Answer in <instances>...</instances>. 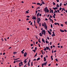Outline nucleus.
<instances>
[{
	"instance_id": "obj_1",
	"label": "nucleus",
	"mask_w": 67,
	"mask_h": 67,
	"mask_svg": "<svg viewBox=\"0 0 67 67\" xmlns=\"http://www.w3.org/2000/svg\"><path fill=\"white\" fill-rule=\"evenodd\" d=\"M44 11L45 12H47V13H48L49 11L47 7H46L44 8Z\"/></svg>"
},
{
	"instance_id": "obj_2",
	"label": "nucleus",
	"mask_w": 67,
	"mask_h": 67,
	"mask_svg": "<svg viewBox=\"0 0 67 67\" xmlns=\"http://www.w3.org/2000/svg\"><path fill=\"white\" fill-rule=\"evenodd\" d=\"M42 31H41V33L42 35H45V34H46V31H45V30H42Z\"/></svg>"
},
{
	"instance_id": "obj_3",
	"label": "nucleus",
	"mask_w": 67,
	"mask_h": 67,
	"mask_svg": "<svg viewBox=\"0 0 67 67\" xmlns=\"http://www.w3.org/2000/svg\"><path fill=\"white\" fill-rule=\"evenodd\" d=\"M32 17L33 18H32V19H33V20H36V16H32Z\"/></svg>"
},
{
	"instance_id": "obj_4",
	"label": "nucleus",
	"mask_w": 67,
	"mask_h": 67,
	"mask_svg": "<svg viewBox=\"0 0 67 67\" xmlns=\"http://www.w3.org/2000/svg\"><path fill=\"white\" fill-rule=\"evenodd\" d=\"M37 22H40V21H41V18H38V17H37Z\"/></svg>"
},
{
	"instance_id": "obj_5",
	"label": "nucleus",
	"mask_w": 67,
	"mask_h": 67,
	"mask_svg": "<svg viewBox=\"0 0 67 67\" xmlns=\"http://www.w3.org/2000/svg\"><path fill=\"white\" fill-rule=\"evenodd\" d=\"M53 34L52 35V37H53V36H55V33H54V32L53 31L52 32Z\"/></svg>"
},
{
	"instance_id": "obj_6",
	"label": "nucleus",
	"mask_w": 67,
	"mask_h": 67,
	"mask_svg": "<svg viewBox=\"0 0 67 67\" xmlns=\"http://www.w3.org/2000/svg\"><path fill=\"white\" fill-rule=\"evenodd\" d=\"M53 10H57V9H58V8L57 7H55V8L54 7H53Z\"/></svg>"
},
{
	"instance_id": "obj_7",
	"label": "nucleus",
	"mask_w": 67,
	"mask_h": 67,
	"mask_svg": "<svg viewBox=\"0 0 67 67\" xmlns=\"http://www.w3.org/2000/svg\"><path fill=\"white\" fill-rule=\"evenodd\" d=\"M26 55H27V53H26V52L25 53L24 55V57H26Z\"/></svg>"
},
{
	"instance_id": "obj_8",
	"label": "nucleus",
	"mask_w": 67,
	"mask_h": 67,
	"mask_svg": "<svg viewBox=\"0 0 67 67\" xmlns=\"http://www.w3.org/2000/svg\"><path fill=\"white\" fill-rule=\"evenodd\" d=\"M44 27H45L46 30H47V27L46 25H45L44 26Z\"/></svg>"
},
{
	"instance_id": "obj_9",
	"label": "nucleus",
	"mask_w": 67,
	"mask_h": 67,
	"mask_svg": "<svg viewBox=\"0 0 67 67\" xmlns=\"http://www.w3.org/2000/svg\"><path fill=\"white\" fill-rule=\"evenodd\" d=\"M47 64V62L44 63L43 64H42L43 66L44 65L45 66H46V65Z\"/></svg>"
},
{
	"instance_id": "obj_10",
	"label": "nucleus",
	"mask_w": 67,
	"mask_h": 67,
	"mask_svg": "<svg viewBox=\"0 0 67 67\" xmlns=\"http://www.w3.org/2000/svg\"><path fill=\"white\" fill-rule=\"evenodd\" d=\"M42 42H43L44 43H45V41L43 39H42Z\"/></svg>"
},
{
	"instance_id": "obj_11",
	"label": "nucleus",
	"mask_w": 67,
	"mask_h": 67,
	"mask_svg": "<svg viewBox=\"0 0 67 67\" xmlns=\"http://www.w3.org/2000/svg\"><path fill=\"white\" fill-rule=\"evenodd\" d=\"M39 35L40 36H42L43 35H42V34L41 33H40L39 34Z\"/></svg>"
},
{
	"instance_id": "obj_12",
	"label": "nucleus",
	"mask_w": 67,
	"mask_h": 67,
	"mask_svg": "<svg viewBox=\"0 0 67 67\" xmlns=\"http://www.w3.org/2000/svg\"><path fill=\"white\" fill-rule=\"evenodd\" d=\"M48 32L50 35H51V32L49 31L48 30Z\"/></svg>"
},
{
	"instance_id": "obj_13",
	"label": "nucleus",
	"mask_w": 67,
	"mask_h": 67,
	"mask_svg": "<svg viewBox=\"0 0 67 67\" xmlns=\"http://www.w3.org/2000/svg\"><path fill=\"white\" fill-rule=\"evenodd\" d=\"M27 59H25V60L24 61V64H25V63H26V62Z\"/></svg>"
},
{
	"instance_id": "obj_14",
	"label": "nucleus",
	"mask_w": 67,
	"mask_h": 67,
	"mask_svg": "<svg viewBox=\"0 0 67 67\" xmlns=\"http://www.w3.org/2000/svg\"><path fill=\"white\" fill-rule=\"evenodd\" d=\"M60 30L61 32H64V31L63 30H62L61 29H60Z\"/></svg>"
},
{
	"instance_id": "obj_15",
	"label": "nucleus",
	"mask_w": 67,
	"mask_h": 67,
	"mask_svg": "<svg viewBox=\"0 0 67 67\" xmlns=\"http://www.w3.org/2000/svg\"><path fill=\"white\" fill-rule=\"evenodd\" d=\"M46 48L47 49V50H48L49 49V48L48 47H46Z\"/></svg>"
},
{
	"instance_id": "obj_16",
	"label": "nucleus",
	"mask_w": 67,
	"mask_h": 67,
	"mask_svg": "<svg viewBox=\"0 0 67 67\" xmlns=\"http://www.w3.org/2000/svg\"><path fill=\"white\" fill-rule=\"evenodd\" d=\"M20 59V58H17V59H14V60H18V59Z\"/></svg>"
},
{
	"instance_id": "obj_17",
	"label": "nucleus",
	"mask_w": 67,
	"mask_h": 67,
	"mask_svg": "<svg viewBox=\"0 0 67 67\" xmlns=\"http://www.w3.org/2000/svg\"><path fill=\"white\" fill-rule=\"evenodd\" d=\"M16 53H17V52H13V54L14 55V54H16Z\"/></svg>"
},
{
	"instance_id": "obj_18",
	"label": "nucleus",
	"mask_w": 67,
	"mask_h": 67,
	"mask_svg": "<svg viewBox=\"0 0 67 67\" xmlns=\"http://www.w3.org/2000/svg\"><path fill=\"white\" fill-rule=\"evenodd\" d=\"M39 14H40V13H38V14H37V17L39 15Z\"/></svg>"
},
{
	"instance_id": "obj_19",
	"label": "nucleus",
	"mask_w": 67,
	"mask_h": 67,
	"mask_svg": "<svg viewBox=\"0 0 67 67\" xmlns=\"http://www.w3.org/2000/svg\"><path fill=\"white\" fill-rule=\"evenodd\" d=\"M40 57L38 58L37 59V60L38 61V60H40Z\"/></svg>"
},
{
	"instance_id": "obj_20",
	"label": "nucleus",
	"mask_w": 67,
	"mask_h": 67,
	"mask_svg": "<svg viewBox=\"0 0 67 67\" xmlns=\"http://www.w3.org/2000/svg\"><path fill=\"white\" fill-rule=\"evenodd\" d=\"M57 7H58V8H59V5L58 4H57Z\"/></svg>"
},
{
	"instance_id": "obj_21",
	"label": "nucleus",
	"mask_w": 67,
	"mask_h": 67,
	"mask_svg": "<svg viewBox=\"0 0 67 67\" xmlns=\"http://www.w3.org/2000/svg\"><path fill=\"white\" fill-rule=\"evenodd\" d=\"M53 4L54 5H55V3L54 2H53Z\"/></svg>"
},
{
	"instance_id": "obj_22",
	"label": "nucleus",
	"mask_w": 67,
	"mask_h": 67,
	"mask_svg": "<svg viewBox=\"0 0 67 67\" xmlns=\"http://www.w3.org/2000/svg\"><path fill=\"white\" fill-rule=\"evenodd\" d=\"M46 43H47L48 44V41H47V40H46Z\"/></svg>"
},
{
	"instance_id": "obj_23",
	"label": "nucleus",
	"mask_w": 67,
	"mask_h": 67,
	"mask_svg": "<svg viewBox=\"0 0 67 67\" xmlns=\"http://www.w3.org/2000/svg\"><path fill=\"white\" fill-rule=\"evenodd\" d=\"M62 3H61L60 4V5H59L60 7H61V5H62Z\"/></svg>"
},
{
	"instance_id": "obj_24",
	"label": "nucleus",
	"mask_w": 67,
	"mask_h": 67,
	"mask_svg": "<svg viewBox=\"0 0 67 67\" xmlns=\"http://www.w3.org/2000/svg\"><path fill=\"white\" fill-rule=\"evenodd\" d=\"M19 62H20V60H17L16 61V62L17 63Z\"/></svg>"
},
{
	"instance_id": "obj_25",
	"label": "nucleus",
	"mask_w": 67,
	"mask_h": 67,
	"mask_svg": "<svg viewBox=\"0 0 67 67\" xmlns=\"http://www.w3.org/2000/svg\"><path fill=\"white\" fill-rule=\"evenodd\" d=\"M47 38L48 40H49V38L48 37V36H47Z\"/></svg>"
},
{
	"instance_id": "obj_26",
	"label": "nucleus",
	"mask_w": 67,
	"mask_h": 67,
	"mask_svg": "<svg viewBox=\"0 0 67 67\" xmlns=\"http://www.w3.org/2000/svg\"><path fill=\"white\" fill-rule=\"evenodd\" d=\"M37 53H36V54H35V56L34 57H35L36 56H37Z\"/></svg>"
},
{
	"instance_id": "obj_27",
	"label": "nucleus",
	"mask_w": 67,
	"mask_h": 67,
	"mask_svg": "<svg viewBox=\"0 0 67 67\" xmlns=\"http://www.w3.org/2000/svg\"><path fill=\"white\" fill-rule=\"evenodd\" d=\"M37 5H40V3H37Z\"/></svg>"
},
{
	"instance_id": "obj_28",
	"label": "nucleus",
	"mask_w": 67,
	"mask_h": 67,
	"mask_svg": "<svg viewBox=\"0 0 67 67\" xmlns=\"http://www.w3.org/2000/svg\"><path fill=\"white\" fill-rule=\"evenodd\" d=\"M51 28H52L53 27V25H52V24H51Z\"/></svg>"
},
{
	"instance_id": "obj_29",
	"label": "nucleus",
	"mask_w": 67,
	"mask_h": 67,
	"mask_svg": "<svg viewBox=\"0 0 67 67\" xmlns=\"http://www.w3.org/2000/svg\"><path fill=\"white\" fill-rule=\"evenodd\" d=\"M42 4H45V3H44V2L42 1Z\"/></svg>"
},
{
	"instance_id": "obj_30",
	"label": "nucleus",
	"mask_w": 67,
	"mask_h": 67,
	"mask_svg": "<svg viewBox=\"0 0 67 67\" xmlns=\"http://www.w3.org/2000/svg\"><path fill=\"white\" fill-rule=\"evenodd\" d=\"M38 42H39V43H41V41H40V40L39 39L38 40Z\"/></svg>"
},
{
	"instance_id": "obj_31",
	"label": "nucleus",
	"mask_w": 67,
	"mask_h": 67,
	"mask_svg": "<svg viewBox=\"0 0 67 67\" xmlns=\"http://www.w3.org/2000/svg\"><path fill=\"white\" fill-rule=\"evenodd\" d=\"M44 50L45 51H46V48H44Z\"/></svg>"
},
{
	"instance_id": "obj_32",
	"label": "nucleus",
	"mask_w": 67,
	"mask_h": 67,
	"mask_svg": "<svg viewBox=\"0 0 67 67\" xmlns=\"http://www.w3.org/2000/svg\"><path fill=\"white\" fill-rule=\"evenodd\" d=\"M22 65H23V64H22L21 65H19V67H21V66H22Z\"/></svg>"
},
{
	"instance_id": "obj_33",
	"label": "nucleus",
	"mask_w": 67,
	"mask_h": 67,
	"mask_svg": "<svg viewBox=\"0 0 67 67\" xmlns=\"http://www.w3.org/2000/svg\"><path fill=\"white\" fill-rule=\"evenodd\" d=\"M55 60H56V62H58V60H57V58H56L55 59Z\"/></svg>"
},
{
	"instance_id": "obj_34",
	"label": "nucleus",
	"mask_w": 67,
	"mask_h": 67,
	"mask_svg": "<svg viewBox=\"0 0 67 67\" xmlns=\"http://www.w3.org/2000/svg\"><path fill=\"white\" fill-rule=\"evenodd\" d=\"M61 10H62V8L60 7L59 9V11H60Z\"/></svg>"
},
{
	"instance_id": "obj_35",
	"label": "nucleus",
	"mask_w": 67,
	"mask_h": 67,
	"mask_svg": "<svg viewBox=\"0 0 67 67\" xmlns=\"http://www.w3.org/2000/svg\"><path fill=\"white\" fill-rule=\"evenodd\" d=\"M52 13H53V10H52L51 11Z\"/></svg>"
},
{
	"instance_id": "obj_36",
	"label": "nucleus",
	"mask_w": 67,
	"mask_h": 67,
	"mask_svg": "<svg viewBox=\"0 0 67 67\" xmlns=\"http://www.w3.org/2000/svg\"><path fill=\"white\" fill-rule=\"evenodd\" d=\"M23 63L22 62H21L20 63H19V65H20V64H22Z\"/></svg>"
},
{
	"instance_id": "obj_37",
	"label": "nucleus",
	"mask_w": 67,
	"mask_h": 67,
	"mask_svg": "<svg viewBox=\"0 0 67 67\" xmlns=\"http://www.w3.org/2000/svg\"><path fill=\"white\" fill-rule=\"evenodd\" d=\"M56 1H57V2H59V0H56Z\"/></svg>"
},
{
	"instance_id": "obj_38",
	"label": "nucleus",
	"mask_w": 67,
	"mask_h": 67,
	"mask_svg": "<svg viewBox=\"0 0 67 67\" xmlns=\"http://www.w3.org/2000/svg\"><path fill=\"white\" fill-rule=\"evenodd\" d=\"M44 25H46V23L45 22L44 23Z\"/></svg>"
},
{
	"instance_id": "obj_39",
	"label": "nucleus",
	"mask_w": 67,
	"mask_h": 67,
	"mask_svg": "<svg viewBox=\"0 0 67 67\" xmlns=\"http://www.w3.org/2000/svg\"><path fill=\"white\" fill-rule=\"evenodd\" d=\"M42 26H44V25L43 24H42Z\"/></svg>"
},
{
	"instance_id": "obj_40",
	"label": "nucleus",
	"mask_w": 67,
	"mask_h": 67,
	"mask_svg": "<svg viewBox=\"0 0 67 67\" xmlns=\"http://www.w3.org/2000/svg\"><path fill=\"white\" fill-rule=\"evenodd\" d=\"M33 51H34V53H35V50H33Z\"/></svg>"
},
{
	"instance_id": "obj_41",
	"label": "nucleus",
	"mask_w": 67,
	"mask_h": 67,
	"mask_svg": "<svg viewBox=\"0 0 67 67\" xmlns=\"http://www.w3.org/2000/svg\"><path fill=\"white\" fill-rule=\"evenodd\" d=\"M57 11L58 12H59V10L57 9Z\"/></svg>"
},
{
	"instance_id": "obj_42",
	"label": "nucleus",
	"mask_w": 67,
	"mask_h": 67,
	"mask_svg": "<svg viewBox=\"0 0 67 67\" xmlns=\"http://www.w3.org/2000/svg\"><path fill=\"white\" fill-rule=\"evenodd\" d=\"M54 24L55 25H57V23H55Z\"/></svg>"
},
{
	"instance_id": "obj_43",
	"label": "nucleus",
	"mask_w": 67,
	"mask_h": 67,
	"mask_svg": "<svg viewBox=\"0 0 67 67\" xmlns=\"http://www.w3.org/2000/svg\"><path fill=\"white\" fill-rule=\"evenodd\" d=\"M42 4H42V3H41V4H40V5H40V6H41V5H42Z\"/></svg>"
},
{
	"instance_id": "obj_44",
	"label": "nucleus",
	"mask_w": 67,
	"mask_h": 67,
	"mask_svg": "<svg viewBox=\"0 0 67 67\" xmlns=\"http://www.w3.org/2000/svg\"><path fill=\"white\" fill-rule=\"evenodd\" d=\"M50 47H51V49H52V48H53V46H51Z\"/></svg>"
},
{
	"instance_id": "obj_45",
	"label": "nucleus",
	"mask_w": 67,
	"mask_h": 67,
	"mask_svg": "<svg viewBox=\"0 0 67 67\" xmlns=\"http://www.w3.org/2000/svg\"><path fill=\"white\" fill-rule=\"evenodd\" d=\"M26 13H29V12L28 11H26Z\"/></svg>"
},
{
	"instance_id": "obj_46",
	"label": "nucleus",
	"mask_w": 67,
	"mask_h": 67,
	"mask_svg": "<svg viewBox=\"0 0 67 67\" xmlns=\"http://www.w3.org/2000/svg\"><path fill=\"white\" fill-rule=\"evenodd\" d=\"M28 66H30V63H28Z\"/></svg>"
},
{
	"instance_id": "obj_47",
	"label": "nucleus",
	"mask_w": 67,
	"mask_h": 67,
	"mask_svg": "<svg viewBox=\"0 0 67 67\" xmlns=\"http://www.w3.org/2000/svg\"><path fill=\"white\" fill-rule=\"evenodd\" d=\"M31 66H33V63L32 62L31 63Z\"/></svg>"
},
{
	"instance_id": "obj_48",
	"label": "nucleus",
	"mask_w": 67,
	"mask_h": 67,
	"mask_svg": "<svg viewBox=\"0 0 67 67\" xmlns=\"http://www.w3.org/2000/svg\"><path fill=\"white\" fill-rule=\"evenodd\" d=\"M47 20H48L47 18L45 19V21H47Z\"/></svg>"
},
{
	"instance_id": "obj_49",
	"label": "nucleus",
	"mask_w": 67,
	"mask_h": 67,
	"mask_svg": "<svg viewBox=\"0 0 67 67\" xmlns=\"http://www.w3.org/2000/svg\"><path fill=\"white\" fill-rule=\"evenodd\" d=\"M50 44L51 45H52V42H50Z\"/></svg>"
},
{
	"instance_id": "obj_50",
	"label": "nucleus",
	"mask_w": 67,
	"mask_h": 67,
	"mask_svg": "<svg viewBox=\"0 0 67 67\" xmlns=\"http://www.w3.org/2000/svg\"><path fill=\"white\" fill-rule=\"evenodd\" d=\"M61 26H63V24H61Z\"/></svg>"
},
{
	"instance_id": "obj_51",
	"label": "nucleus",
	"mask_w": 67,
	"mask_h": 67,
	"mask_svg": "<svg viewBox=\"0 0 67 67\" xmlns=\"http://www.w3.org/2000/svg\"><path fill=\"white\" fill-rule=\"evenodd\" d=\"M50 31V32H52V30L51 29H49Z\"/></svg>"
},
{
	"instance_id": "obj_52",
	"label": "nucleus",
	"mask_w": 67,
	"mask_h": 67,
	"mask_svg": "<svg viewBox=\"0 0 67 67\" xmlns=\"http://www.w3.org/2000/svg\"><path fill=\"white\" fill-rule=\"evenodd\" d=\"M37 11L36 10V14H37Z\"/></svg>"
},
{
	"instance_id": "obj_53",
	"label": "nucleus",
	"mask_w": 67,
	"mask_h": 67,
	"mask_svg": "<svg viewBox=\"0 0 67 67\" xmlns=\"http://www.w3.org/2000/svg\"><path fill=\"white\" fill-rule=\"evenodd\" d=\"M15 62H16V61H15L14 60V64H15Z\"/></svg>"
},
{
	"instance_id": "obj_54",
	"label": "nucleus",
	"mask_w": 67,
	"mask_h": 67,
	"mask_svg": "<svg viewBox=\"0 0 67 67\" xmlns=\"http://www.w3.org/2000/svg\"><path fill=\"white\" fill-rule=\"evenodd\" d=\"M21 52L22 54H23L24 53V52H23L22 51H21Z\"/></svg>"
},
{
	"instance_id": "obj_55",
	"label": "nucleus",
	"mask_w": 67,
	"mask_h": 67,
	"mask_svg": "<svg viewBox=\"0 0 67 67\" xmlns=\"http://www.w3.org/2000/svg\"><path fill=\"white\" fill-rule=\"evenodd\" d=\"M32 45H33V44H31L30 46H32Z\"/></svg>"
},
{
	"instance_id": "obj_56",
	"label": "nucleus",
	"mask_w": 67,
	"mask_h": 67,
	"mask_svg": "<svg viewBox=\"0 0 67 67\" xmlns=\"http://www.w3.org/2000/svg\"><path fill=\"white\" fill-rule=\"evenodd\" d=\"M27 18H30V16H27Z\"/></svg>"
},
{
	"instance_id": "obj_57",
	"label": "nucleus",
	"mask_w": 67,
	"mask_h": 67,
	"mask_svg": "<svg viewBox=\"0 0 67 67\" xmlns=\"http://www.w3.org/2000/svg\"><path fill=\"white\" fill-rule=\"evenodd\" d=\"M55 13H57V11L55 10Z\"/></svg>"
},
{
	"instance_id": "obj_58",
	"label": "nucleus",
	"mask_w": 67,
	"mask_h": 67,
	"mask_svg": "<svg viewBox=\"0 0 67 67\" xmlns=\"http://www.w3.org/2000/svg\"><path fill=\"white\" fill-rule=\"evenodd\" d=\"M36 49H37V47H35V50H36Z\"/></svg>"
},
{
	"instance_id": "obj_59",
	"label": "nucleus",
	"mask_w": 67,
	"mask_h": 67,
	"mask_svg": "<svg viewBox=\"0 0 67 67\" xmlns=\"http://www.w3.org/2000/svg\"><path fill=\"white\" fill-rule=\"evenodd\" d=\"M41 15H42V14H39V16H41Z\"/></svg>"
},
{
	"instance_id": "obj_60",
	"label": "nucleus",
	"mask_w": 67,
	"mask_h": 67,
	"mask_svg": "<svg viewBox=\"0 0 67 67\" xmlns=\"http://www.w3.org/2000/svg\"><path fill=\"white\" fill-rule=\"evenodd\" d=\"M55 16L53 15V18H55Z\"/></svg>"
},
{
	"instance_id": "obj_61",
	"label": "nucleus",
	"mask_w": 67,
	"mask_h": 67,
	"mask_svg": "<svg viewBox=\"0 0 67 67\" xmlns=\"http://www.w3.org/2000/svg\"><path fill=\"white\" fill-rule=\"evenodd\" d=\"M49 15H50V14H48L47 15V17H49Z\"/></svg>"
},
{
	"instance_id": "obj_62",
	"label": "nucleus",
	"mask_w": 67,
	"mask_h": 67,
	"mask_svg": "<svg viewBox=\"0 0 67 67\" xmlns=\"http://www.w3.org/2000/svg\"><path fill=\"white\" fill-rule=\"evenodd\" d=\"M64 31H65V32H67V31H66V30L65 29L64 30Z\"/></svg>"
},
{
	"instance_id": "obj_63",
	"label": "nucleus",
	"mask_w": 67,
	"mask_h": 67,
	"mask_svg": "<svg viewBox=\"0 0 67 67\" xmlns=\"http://www.w3.org/2000/svg\"><path fill=\"white\" fill-rule=\"evenodd\" d=\"M48 66H51V64H49L48 65Z\"/></svg>"
},
{
	"instance_id": "obj_64",
	"label": "nucleus",
	"mask_w": 67,
	"mask_h": 67,
	"mask_svg": "<svg viewBox=\"0 0 67 67\" xmlns=\"http://www.w3.org/2000/svg\"><path fill=\"white\" fill-rule=\"evenodd\" d=\"M30 20V19H29L28 18H27L26 19V20H27H27Z\"/></svg>"
}]
</instances>
